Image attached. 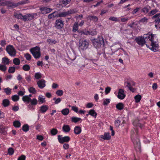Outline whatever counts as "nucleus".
I'll list each match as a JSON object with an SVG mask.
<instances>
[{
    "instance_id": "1",
    "label": "nucleus",
    "mask_w": 160,
    "mask_h": 160,
    "mask_svg": "<svg viewBox=\"0 0 160 160\" xmlns=\"http://www.w3.org/2000/svg\"><path fill=\"white\" fill-rule=\"evenodd\" d=\"M155 35L149 34H144L143 37H139L135 39V41L137 43L140 45L142 46L145 43H147V41H149L151 45L149 46L148 45L146 44L147 48H149L152 51L155 52L158 51V45L157 42L154 40V37Z\"/></svg>"
},
{
    "instance_id": "2",
    "label": "nucleus",
    "mask_w": 160,
    "mask_h": 160,
    "mask_svg": "<svg viewBox=\"0 0 160 160\" xmlns=\"http://www.w3.org/2000/svg\"><path fill=\"white\" fill-rule=\"evenodd\" d=\"M138 133V130L137 128H134L132 129L131 131V138L133 140V143L134 145V147L137 149L140 150V144L139 140V139H137L134 140L133 139V138Z\"/></svg>"
},
{
    "instance_id": "3",
    "label": "nucleus",
    "mask_w": 160,
    "mask_h": 160,
    "mask_svg": "<svg viewBox=\"0 0 160 160\" xmlns=\"http://www.w3.org/2000/svg\"><path fill=\"white\" fill-rule=\"evenodd\" d=\"M93 46L96 48H98L101 47L102 44H104L103 38L101 36H99L97 39L92 40Z\"/></svg>"
},
{
    "instance_id": "4",
    "label": "nucleus",
    "mask_w": 160,
    "mask_h": 160,
    "mask_svg": "<svg viewBox=\"0 0 160 160\" xmlns=\"http://www.w3.org/2000/svg\"><path fill=\"white\" fill-rule=\"evenodd\" d=\"M30 52L33 56L35 58H38L40 57L41 54L40 48L38 47H36L30 49Z\"/></svg>"
},
{
    "instance_id": "5",
    "label": "nucleus",
    "mask_w": 160,
    "mask_h": 160,
    "mask_svg": "<svg viewBox=\"0 0 160 160\" xmlns=\"http://www.w3.org/2000/svg\"><path fill=\"white\" fill-rule=\"evenodd\" d=\"M6 50L11 56H15L16 51L13 47L12 45H9L6 48Z\"/></svg>"
},
{
    "instance_id": "6",
    "label": "nucleus",
    "mask_w": 160,
    "mask_h": 160,
    "mask_svg": "<svg viewBox=\"0 0 160 160\" xmlns=\"http://www.w3.org/2000/svg\"><path fill=\"white\" fill-rule=\"evenodd\" d=\"M37 15V13H33L32 14H28L23 16V20L26 22L32 20L35 16Z\"/></svg>"
},
{
    "instance_id": "7",
    "label": "nucleus",
    "mask_w": 160,
    "mask_h": 160,
    "mask_svg": "<svg viewBox=\"0 0 160 160\" xmlns=\"http://www.w3.org/2000/svg\"><path fill=\"white\" fill-rule=\"evenodd\" d=\"M58 139L60 143H63L65 142H68L70 140V138L68 136L62 137L61 135H59L58 136Z\"/></svg>"
},
{
    "instance_id": "8",
    "label": "nucleus",
    "mask_w": 160,
    "mask_h": 160,
    "mask_svg": "<svg viewBox=\"0 0 160 160\" xmlns=\"http://www.w3.org/2000/svg\"><path fill=\"white\" fill-rule=\"evenodd\" d=\"M88 42L86 40H80L79 43V47L82 49H86L88 48Z\"/></svg>"
},
{
    "instance_id": "9",
    "label": "nucleus",
    "mask_w": 160,
    "mask_h": 160,
    "mask_svg": "<svg viewBox=\"0 0 160 160\" xmlns=\"http://www.w3.org/2000/svg\"><path fill=\"white\" fill-rule=\"evenodd\" d=\"M63 26V22L61 19H58L55 22V27L57 29H60Z\"/></svg>"
},
{
    "instance_id": "10",
    "label": "nucleus",
    "mask_w": 160,
    "mask_h": 160,
    "mask_svg": "<svg viewBox=\"0 0 160 160\" xmlns=\"http://www.w3.org/2000/svg\"><path fill=\"white\" fill-rule=\"evenodd\" d=\"M40 10L41 11V13L43 14L49 13L52 10V9L45 7L41 8Z\"/></svg>"
},
{
    "instance_id": "11",
    "label": "nucleus",
    "mask_w": 160,
    "mask_h": 160,
    "mask_svg": "<svg viewBox=\"0 0 160 160\" xmlns=\"http://www.w3.org/2000/svg\"><path fill=\"white\" fill-rule=\"evenodd\" d=\"M117 97L119 99H123L125 97V95L124 93V90L122 89H120L118 93Z\"/></svg>"
},
{
    "instance_id": "12",
    "label": "nucleus",
    "mask_w": 160,
    "mask_h": 160,
    "mask_svg": "<svg viewBox=\"0 0 160 160\" xmlns=\"http://www.w3.org/2000/svg\"><path fill=\"white\" fill-rule=\"evenodd\" d=\"M45 81L44 79L39 80L37 82L38 87L40 88H42L45 86Z\"/></svg>"
},
{
    "instance_id": "13",
    "label": "nucleus",
    "mask_w": 160,
    "mask_h": 160,
    "mask_svg": "<svg viewBox=\"0 0 160 160\" xmlns=\"http://www.w3.org/2000/svg\"><path fill=\"white\" fill-rule=\"evenodd\" d=\"M100 137L101 138H102L104 140H109L111 138L110 133L109 132L105 133L104 135H101Z\"/></svg>"
},
{
    "instance_id": "14",
    "label": "nucleus",
    "mask_w": 160,
    "mask_h": 160,
    "mask_svg": "<svg viewBox=\"0 0 160 160\" xmlns=\"http://www.w3.org/2000/svg\"><path fill=\"white\" fill-rule=\"evenodd\" d=\"M55 18H58V12L57 11H55L54 12L49 14L48 16V18L49 19H51Z\"/></svg>"
},
{
    "instance_id": "15",
    "label": "nucleus",
    "mask_w": 160,
    "mask_h": 160,
    "mask_svg": "<svg viewBox=\"0 0 160 160\" xmlns=\"http://www.w3.org/2000/svg\"><path fill=\"white\" fill-rule=\"evenodd\" d=\"M39 111L42 113H44L48 109V107L46 105L41 106L40 108Z\"/></svg>"
},
{
    "instance_id": "16",
    "label": "nucleus",
    "mask_w": 160,
    "mask_h": 160,
    "mask_svg": "<svg viewBox=\"0 0 160 160\" xmlns=\"http://www.w3.org/2000/svg\"><path fill=\"white\" fill-rule=\"evenodd\" d=\"M87 19L88 20H91L95 22H97L98 20V18L96 16L89 15L87 17Z\"/></svg>"
},
{
    "instance_id": "17",
    "label": "nucleus",
    "mask_w": 160,
    "mask_h": 160,
    "mask_svg": "<svg viewBox=\"0 0 160 160\" xmlns=\"http://www.w3.org/2000/svg\"><path fill=\"white\" fill-rule=\"evenodd\" d=\"M74 132L76 134H79L81 132V128L78 126L75 127L74 128Z\"/></svg>"
},
{
    "instance_id": "18",
    "label": "nucleus",
    "mask_w": 160,
    "mask_h": 160,
    "mask_svg": "<svg viewBox=\"0 0 160 160\" xmlns=\"http://www.w3.org/2000/svg\"><path fill=\"white\" fill-rule=\"evenodd\" d=\"M6 6L8 8L16 7V3H13L10 1H7Z\"/></svg>"
},
{
    "instance_id": "19",
    "label": "nucleus",
    "mask_w": 160,
    "mask_h": 160,
    "mask_svg": "<svg viewBox=\"0 0 160 160\" xmlns=\"http://www.w3.org/2000/svg\"><path fill=\"white\" fill-rule=\"evenodd\" d=\"M38 101L40 104H42L46 102L45 98L42 95H40L38 97Z\"/></svg>"
},
{
    "instance_id": "20",
    "label": "nucleus",
    "mask_w": 160,
    "mask_h": 160,
    "mask_svg": "<svg viewBox=\"0 0 160 160\" xmlns=\"http://www.w3.org/2000/svg\"><path fill=\"white\" fill-rule=\"evenodd\" d=\"M62 129L64 132H68L70 131V128L68 125H64L62 127Z\"/></svg>"
},
{
    "instance_id": "21",
    "label": "nucleus",
    "mask_w": 160,
    "mask_h": 160,
    "mask_svg": "<svg viewBox=\"0 0 160 160\" xmlns=\"http://www.w3.org/2000/svg\"><path fill=\"white\" fill-rule=\"evenodd\" d=\"M10 102L8 99H4L2 101V105L4 107H6L9 105Z\"/></svg>"
},
{
    "instance_id": "22",
    "label": "nucleus",
    "mask_w": 160,
    "mask_h": 160,
    "mask_svg": "<svg viewBox=\"0 0 160 160\" xmlns=\"http://www.w3.org/2000/svg\"><path fill=\"white\" fill-rule=\"evenodd\" d=\"M71 118L72 122L74 123H77L81 120L80 118L75 117H72Z\"/></svg>"
},
{
    "instance_id": "23",
    "label": "nucleus",
    "mask_w": 160,
    "mask_h": 160,
    "mask_svg": "<svg viewBox=\"0 0 160 160\" xmlns=\"http://www.w3.org/2000/svg\"><path fill=\"white\" fill-rule=\"evenodd\" d=\"M68 15L67 11L58 13V17H63Z\"/></svg>"
},
{
    "instance_id": "24",
    "label": "nucleus",
    "mask_w": 160,
    "mask_h": 160,
    "mask_svg": "<svg viewBox=\"0 0 160 160\" xmlns=\"http://www.w3.org/2000/svg\"><path fill=\"white\" fill-rule=\"evenodd\" d=\"M149 6H146L142 9L141 12L144 14H146L149 11Z\"/></svg>"
},
{
    "instance_id": "25",
    "label": "nucleus",
    "mask_w": 160,
    "mask_h": 160,
    "mask_svg": "<svg viewBox=\"0 0 160 160\" xmlns=\"http://www.w3.org/2000/svg\"><path fill=\"white\" fill-rule=\"evenodd\" d=\"M2 62L4 64L8 65L9 63V61L7 58H3L2 59Z\"/></svg>"
},
{
    "instance_id": "26",
    "label": "nucleus",
    "mask_w": 160,
    "mask_h": 160,
    "mask_svg": "<svg viewBox=\"0 0 160 160\" xmlns=\"http://www.w3.org/2000/svg\"><path fill=\"white\" fill-rule=\"evenodd\" d=\"M78 23L76 22H75L73 26V31L74 32H76L78 29Z\"/></svg>"
},
{
    "instance_id": "27",
    "label": "nucleus",
    "mask_w": 160,
    "mask_h": 160,
    "mask_svg": "<svg viewBox=\"0 0 160 160\" xmlns=\"http://www.w3.org/2000/svg\"><path fill=\"white\" fill-rule=\"evenodd\" d=\"M88 113L92 116L96 118L97 115V113L95 112V111L93 109L90 110L88 112Z\"/></svg>"
},
{
    "instance_id": "28",
    "label": "nucleus",
    "mask_w": 160,
    "mask_h": 160,
    "mask_svg": "<svg viewBox=\"0 0 160 160\" xmlns=\"http://www.w3.org/2000/svg\"><path fill=\"white\" fill-rule=\"evenodd\" d=\"M7 128L6 127L2 126L0 129V132L4 134H5L7 132Z\"/></svg>"
},
{
    "instance_id": "29",
    "label": "nucleus",
    "mask_w": 160,
    "mask_h": 160,
    "mask_svg": "<svg viewBox=\"0 0 160 160\" xmlns=\"http://www.w3.org/2000/svg\"><path fill=\"white\" fill-rule=\"evenodd\" d=\"M47 42L50 45H52L57 43V41L53 39H48L47 40Z\"/></svg>"
},
{
    "instance_id": "30",
    "label": "nucleus",
    "mask_w": 160,
    "mask_h": 160,
    "mask_svg": "<svg viewBox=\"0 0 160 160\" xmlns=\"http://www.w3.org/2000/svg\"><path fill=\"white\" fill-rule=\"evenodd\" d=\"M22 100L24 102H30L31 98L28 97V96H25L22 98Z\"/></svg>"
},
{
    "instance_id": "31",
    "label": "nucleus",
    "mask_w": 160,
    "mask_h": 160,
    "mask_svg": "<svg viewBox=\"0 0 160 160\" xmlns=\"http://www.w3.org/2000/svg\"><path fill=\"white\" fill-rule=\"evenodd\" d=\"M14 16L15 17L18 19H21L23 20V16L21 13H15Z\"/></svg>"
},
{
    "instance_id": "32",
    "label": "nucleus",
    "mask_w": 160,
    "mask_h": 160,
    "mask_svg": "<svg viewBox=\"0 0 160 160\" xmlns=\"http://www.w3.org/2000/svg\"><path fill=\"white\" fill-rule=\"evenodd\" d=\"M30 102L32 105H36L38 103V101L36 98H34L32 99H31Z\"/></svg>"
},
{
    "instance_id": "33",
    "label": "nucleus",
    "mask_w": 160,
    "mask_h": 160,
    "mask_svg": "<svg viewBox=\"0 0 160 160\" xmlns=\"http://www.w3.org/2000/svg\"><path fill=\"white\" fill-rule=\"evenodd\" d=\"M69 111L68 109L66 108L63 109L61 112L62 114L64 115H68L69 113Z\"/></svg>"
},
{
    "instance_id": "34",
    "label": "nucleus",
    "mask_w": 160,
    "mask_h": 160,
    "mask_svg": "<svg viewBox=\"0 0 160 160\" xmlns=\"http://www.w3.org/2000/svg\"><path fill=\"white\" fill-rule=\"evenodd\" d=\"M28 90L30 93L32 94H35L37 92L36 89L33 87H30L28 89Z\"/></svg>"
},
{
    "instance_id": "35",
    "label": "nucleus",
    "mask_w": 160,
    "mask_h": 160,
    "mask_svg": "<svg viewBox=\"0 0 160 160\" xmlns=\"http://www.w3.org/2000/svg\"><path fill=\"white\" fill-rule=\"evenodd\" d=\"M116 108L119 110H121L123 108V104L122 103H119L116 105Z\"/></svg>"
},
{
    "instance_id": "36",
    "label": "nucleus",
    "mask_w": 160,
    "mask_h": 160,
    "mask_svg": "<svg viewBox=\"0 0 160 160\" xmlns=\"http://www.w3.org/2000/svg\"><path fill=\"white\" fill-rule=\"evenodd\" d=\"M4 92L7 95H10L11 93V89L9 88H5L3 89Z\"/></svg>"
},
{
    "instance_id": "37",
    "label": "nucleus",
    "mask_w": 160,
    "mask_h": 160,
    "mask_svg": "<svg viewBox=\"0 0 160 160\" xmlns=\"http://www.w3.org/2000/svg\"><path fill=\"white\" fill-rule=\"evenodd\" d=\"M28 0H26L23 1H21L17 3H16V7L21 5H23L27 3L28 2Z\"/></svg>"
},
{
    "instance_id": "38",
    "label": "nucleus",
    "mask_w": 160,
    "mask_h": 160,
    "mask_svg": "<svg viewBox=\"0 0 160 160\" xmlns=\"http://www.w3.org/2000/svg\"><path fill=\"white\" fill-rule=\"evenodd\" d=\"M13 125L15 127L19 128L21 126V123L19 121H16L13 122Z\"/></svg>"
},
{
    "instance_id": "39",
    "label": "nucleus",
    "mask_w": 160,
    "mask_h": 160,
    "mask_svg": "<svg viewBox=\"0 0 160 160\" xmlns=\"http://www.w3.org/2000/svg\"><path fill=\"white\" fill-rule=\"evenodd\" d=\"M68 15L77 13L78 12L75 9H70L67 11Z\"/></svg>"
},
{
    "instance_id": "40",
    "label": "nucleus",
    "mask_w": 160,
    "mask_h": 160,
    "mask_svg": "<svg viewBox=\"0 0 160 160\" xmlns=\"http://www.w3.org/2000/svg\"><path fill=\"white\" fill-rule=\"evenodd\" d=\"M158 10L156 9H154L149 12L148 14L149 16H152L158 12Z\"/></svg>"
},
{
    "instance_id": "41",
    "label": "nucleus",
    "mask_w": 160,
    "mask_h": 160,
    "mask_svg": "<svg viewBox=\"0 0 160 160\" xmlns=\"http://www.w3.org/2000/svg\"><path fill=\"white\" fill-rule=\"evenodd\" d=\"M19 98V97L17 95H14L12 97V100L14 102L18 100Z\"/></svg>"
},
{
    "instance_id": "42",
    "label": "nucleus",
    "mask_w": 160,
    "mask_h": 160,
    "mask_svg": "<svg viewBox=\"0 0 160 160\" xmlns=\"http://www.w3.org/2000/svg\"><path fill=\"white\" fill-rule=\"evenodd\" d=\"M13 62L16 65H19L20 63V61L18 58H16L13 60Z\"/></svg>"
},
{
    "instance_id": "43",
    "label": "nucleus",
    "mask_w": 160,
    "mask_h": 160,
    "mask_svg": "<svg viewBox=\"0 0 160 160\" xmlns=\"http://www.w3.org/2000/svg\"><path fill=\"white\" fill-rule=\"evenodd\" d=\"M115 125L116 127H119L120 125L122 127L123 125H122L121 123V121L119 120H117L115 122Z\"/></svg>"
},
{
    "instance_id": "44",
    "label": "nucleus",
    "mask_w": 160,
    "mask_h": 160,
    "mask_svg": "<svg viewBox=\"0 0 160 160\" xmlns=\"http://www.w3.org/2000/svg\"><path fill=\"white\" fill-rule=\"evenodd\" d=\"M29 126L27 124L24 125L22 128V130L24 132H26L29 130Z\"/></svg>"
},
{
    "instance_id": "45",
    "label": "nucleus",
    "mask_w": 160,
    "mask_h": 160,
    "mask_svg": "<svg viewBox=\"0 0 160 160\" xmlns=\"http://www.w3.org/2000/svg\"><path fill=\"white\" fill-rule=\"evenodd\" d=\"M134 98L135 99L136 102H140L141 98V97L140 95H138L135 97Z\"/></svg>"
},
{
    "instance_id": "46",
    "label": "nucleus",
    "mask_w": 160,
    "mask_h": 160,
    "mask_svg": "<svg viewBox=\"0 0 160 160\" xmlns=\"http://www.w3.org/2000/svg\"><path fill=\"white\" fill-rule=\"evenodd\" d=\"M7 68L5 65H0V70L3 71L5 72L7 70Z\"/></svg>"
},
{
    "instance_id": "47",
    "label": "nucleus",
    "mask_w": 160,
    "mask_h": 160,
    "mask_svg": "<svg viewBox=\"0 0 160 160\" xmlns=\"http://www.w3.org/2000/svg\"><path fill=\"white\" fill-rule=\"evenodd\" d=\"M22 69L24 71H28L30 70V67L29 65L27 64H25L23 66Z\"/></svg>"
},
{
    "instance_id": "48",
    "label": "nucleus",
    "mask_w": 160,
    "mask_h": 160,
    "mask_svg": "<svg viewBox=\"0 0 160 160\" xmlns=\"http://www.w3.org/2000/svg\"><path fill=\"white\" fill-rule=\"evenodd\" d=\"M6 0H0V6H5L7 2Z\"/></svg>"
},
{
    "instance_id": "49",
    "label": "nucleus",
    "mask_w": 160,
    "mask_h": 160,
    "mask_svg": "<svg viewBox=\"0 0 160 160\" xmlns=\"http://www.w3.org/2000/svg\"><path fill=\"white\" fill-rule=\"evenodd\" d=\"M58 132V130L56 129L53 128L51 130V133L52 135H55Z\"/></svg>"
},
{
    "instance_id": "50",
    "label": "nucleus",
    "mask_w": 160,
    "mask_h": 160,
    "mask_svg": "<svg viewBox=\"0 0 160 160\" xmlns=\"http://www.w3.org/2000/svg\"><path fill=\"white\" fill-rule=\"evenodd\" d=\"M15 70V68L13 67H11L9 68L8 71L9 73H14Z\"/></svg>"
},
{
    "instance_id": "51",
    "label": "nucleus",
    "mask_w": 160,
    "mask_h": 160,
    "mask_svg": "<svg viewBox=\"0 0 160 160\" xmlns=\"http://www.w3.org/2000/svg\"><path fill=\"white\" fill-rule=\"evenodd\" d=\"M110 99H103V105H106L110 102Z\"/></svg>"
},
{
    "instance_id": "52",
    "label": "nucleus",
    "mask_w": 160,
    "mask_h": 160,
    "mask_svg": "<svg viewBox=\"0 0 160 160\" xmlns=\"http://www.w3.org/2000/svg\"><path fill=\"white\" fill-rule=\"evenodd\" d=\"M56 94L58 96H61L63 94V91L61 90H58L57 91Z\"/></svg>"
},
{
    "instance_id": "53",
    "label": "nucleus",
    "mask_w": 160,
    "mask_h": 160,
    "mask_svg": "<svg viewBox=\"0 0 160 160\" xmlns=\"http://www.w3.org/2000/svg\"><path fill=\"white\" fill-rule=\"evenodd\" d=\"M35 77L37 79H39L41 78V75L40 73L37 72L35 74Z\"/></svg>"
},
{
    "instance_id": "54",
    "label": "nucleus",
    "mask_w": 160,
    "mask_h": 160,
    "mask_svg": "<svg viewBox=\"0 0 160 160\" xmlns=\"http://www.w3.org/2000/svg\"><path fill=\"white\" fill-rule=\"evenodd\" d=\"M14 152V150L12 148H9L8 150V152L9 155H12L13 153Z\"/></svg>"
},
{
    "instance_id": "55",
    "label": "nucleus",
    "mask_w": 160,
    "mask_h": 160,
    "mask_svg": "<svg viewBox=\"0 0 160 160\" xmlns=\"http://www.w3.org/2000/svg\"><path fill=\"white\" fill-rule=\"evenodd\" d=\"M148 20V19L145 17H144L143 18H142L139 21V22H142L143 23L145 22H147Z\"/></svg>"
},
{
    "instance_id": "56",
    "label": "nucleus",
    "mask_w": 160,
    "mask_h": 160,
    "mask_svg": "<svg viewBox=\"0 0 160 160\" xmlns=\"http://www.w3.org/2000/svg\"><path fill=\"white\" fill-rule=\"evenodd\" d=\"M53 100L55 101V104H57L59 102H60L61 101V100L60 98H58L57 99H56L55 98H53Z\"/></svg>"
},
{
    "instance_id": "57",
    "label": "nucleus",
    "mask_w": 160,
    "mask_h": 160,
    "mask_svg": "<svg viewBox=\"0 0 160 160\" xmlns=\"http://www.w3.org/2000/svg\"><path fill=\"white\" fill-rule=\"evenodd\" d=\"M109 19L110 20L115 22H118V20L117 18L114 17H111L109 18Z\"/></svg>"
},
{
    "instance_id": "58",
    "label": "nucleus",
    "mask_w": 160,
    "mask_h": 160,
    "mask_svg": "<svg viewBox=\"0 0 160 160\" xmlns=\"http://www.w3.org/2000/svg\"><path fill=\"white\" fill-rule=\"evenodd\" d=\"M111 90V88L110 87H108L105 88V92L106 94L109 93Z\"/></svg>"
},
{
    "instance_id": "59",
    "label": "nucleus",
    "mask_w": 160,
    "mask_h": 160,
    "mask_svg": "<svg viewBox=\"0 0 160 160\" xmlns=\"http://www.w3.org/2000/svg\"><path fill=\"white\" fill-rule=\"evenodd\" d=\"M141 8L140 7H137L136 8L134 9L133 11L132 12V13L134 15L136 13H137L139 10Z\"/></svg>"
},
{
    "instance_id": "60",
    "label": "nucleus",
    "mask_w": 160,
    "mask_h": 160,
    "mask_svg": "<svg viewBox=\"0 0 160 160\" xmlns=\"http://www.w3.org/2000/svg\"><path fill=\"white\" fill-rule=\"evenodd\" d=\"M125 83L127 84V87H128L129 89L132 92H134V91L132 90V87H131L130 83L128 82H126Z\"/></svg>"
},
{
    "instance_id": "61",
    "label": "nucleus",
    "mask_w": 160,
    "mask_h": 160,
    "mask_svg": "<svg viewBox=\"0 0 160 160\" xmlns=\"http://www.w3.org/2000/svg\"><path fill=\"white\" fill-rule=\"evenodd\" d=\"M71 0H63L62 3L65 5H67L71 1Z\"/></svg>"
},
{
    "instance_id": "62",
    "label": "nucleus",
    "mask_w": 160,
    "mask_h": 160,
    "mask_svg": "<svg viewBox=\"0 0 160 160\" xmlns=\"http://www.w3.org/2000/svg\"><path fill=\"white\" fill-rule=\"evenodd\" d=\"M26 158L25 155H22L18 158V160H25Z\"/></svg>"
},
{
    "instance_id": "63",
    "label": "nucleus",
    "mask_w": 160,
    "mask_h": 160,
    "mask_svg": "<svg viewBox=\"0 0 160 160\" xmlns=\"http://www.w3.org/2000/svg\"><path fill=\"white\" fill-rule=\"evenodd\" d=\"M25 57L26 59L28 60H30L31 59V56L28 53H26L25 54Z\"/></svg>"
},
{
    "instance_id": "64",
    "label": "nucleus",
    "mask_w": 160,
    "mask_h": 160,
    "mask_svg": "<svg viewBox=\"0 0 160 160\" xmlns=\"http://www.w3.org/2000/svg\"><path fill=\"white\" fill-rule=\"evenodd\" d=\"M25 79L28 82H30L31 81V78L30 75H27L25 78Z\"/></svg>"
}]
</instances>
